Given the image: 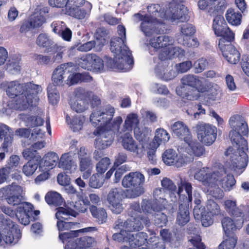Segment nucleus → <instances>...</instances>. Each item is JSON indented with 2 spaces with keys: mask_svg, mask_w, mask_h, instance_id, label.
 I'll return each mask as SVG.
<instances>
[{
  "mask_svg": "<svg viewBox=\"0 0 249 249\" xmlns=\"http://www.w3.org/2000/svg\"><path fill=\"white\" fill-rule=\"evenodd\" d=\"M229 123L232 128L229 132V137L233 146L237 149L234 150L232 147H230L225 151L226 156H230L225 165L235 172H242V170L246 167L248 162L247 154L248 151V142L243 137V136L248 135V126L244 118L239 115L231 117Z\"/></svg>",
  "mask_w": 249,
  "mask_h": 249,
  "instance_id": "f257e3e1",
  "label": "nucleus"
},
{
  "mask_svg": "<svg viewBox=\"0 0 249 249\" xmlns=\"http://www.w3.org/2000/svg\"><path fill=\"white\" fill-rule=\"evenodd\" d=\"M1 86L7 96L12 99H16L15 107L24 110L33 107L34 100H36L41 86L33 82L21 83L18 80L5 81Z\"/></svg>",
  "mask_w": 249,
  "mask_h": 249,
  "instance_id": "f03ea898",
  "label": "nucleus"
},
{
  "mask_svg": "<svg viewBox=\"0 0 249 249\" xmlns=\"http://www.w3.org/2000/svg\"><path fill=\"white\" fill-rule=\"evenodd\" d=\"M218 169L219 170L207 173L205 168H203L195 173L194 178L206 186L210 188H216L218 193L216 195L213 192V196L215 197L221 198L223 196L224 193L219 186H220L225 192L230 191L235 186L236 180L234 176L231 174H227L225 177H223L227 174V170L223 165H219Z\"/></svg>",
  "mask_w": 249,
  "mask_h": 249,
  "instance_id": "7ed1b4c3",
  "label": "nucleus"
},
{
  "mask_svg": "<svg viewBox=\"0 0 249 249\" xmlns=\"http://www.w3.org/2000/svg\"><path fill=\"white\" fill-rule=\"evenodd\" d=\"M114 113L115 109L110 105L100 107L99 109L93 110L90 115L89 120L95 127H104L114 130H119L123 119L121 116H117L111 122Z\"/></svg>",
  "mask_w": 249,
  "mask_h": 249,
  "instance_id": "20e7f679",
  "label": "nucleus"
},
{
  "mask_svg": "<svg viewBox=\"0 0 249 249\" xmlns=\"http://www.w3.org/2000/svg\"><path fill=\"white\" fill-rule=\"evenodd\" d=\"M173 44L172 39L167 36L153 37L149 40V45L155 51L161 49L159 54V59L164 61L170 59L172 55L181 57L184 55L185 51L179 47H171Z\"/></svg>",
  "mask_w": 249,
  "mask_h": 249,
  "instance_id": "39448f33",
  "label": "nucleus"
},
{
  "mask_svg": "<svg viewBox=\"0 0 249 249\" xmlns=\"http://www.w3.org/2000/svg\"><path fill=\"white\" fill-rule=\"evenodd\" d=\"M0 241L7 245H15L21 237L18 226L9 218L0 215Z\"/></svg>",
  "mask_w": 249,
  "mask_h": 249,
  "instance_id": "423d86ee",
  "label": "nucleus"
},
{
  "mask_svg": "<svg viewBox=\"0 0 249 249\" xmlns=\"http://www.w3.org/2000/svg\"><path fill=\"white\" fill-rule=\"evenodd\" d=\"M212 28L217 36L221 37L219 40L218 45L224 44L229 40H234V34L228 27L223 16L217 15L214 18Z\"/></svg>",
  "mask_w": 249,
  "mask_h": 249,
  "instance_id": "0eeeda50",
  "label": "nucleus"
},
{
  "mask_svg": "<svg viewBox=\"0 0 249 249\" xmlns=\"http://www.w3.org/2000/svg\"><path fill=\"white\" fill-rule=\"evenodd\" d=\"M119 130H114L109 128L97 127L93 134L97 136L95 141V147L98 149H105L110 146L113 142L114 135Z\"/></svg>",
  "mask_w": 249,
  "mask_h": 249,
  "instance_id": "6e6552de",
  "label": "nucleus"
},
{
  "mask_svg": "<svg viewBox=\"0 0 249 249\" xmlns=\"http://www.w3.org/2000/svg\"><path fill=\"white\" fill-rule=\"evenodd\" d=\"M120 36L112 37L110 40V50L116 55H120L121 58L125 57L126 62L132 66L134 64V60L131 52L125 45L124 40Z\"/></svg>",
  "mask_w": 249,
  "mask_h": 249,
  "instance_id": "1a4fd4ad",
  "label": "nucleus"
},
{
  "mask_svg": "<svg viewBox=\"0 0 249 249\" xmlns=\"http://www.w3.org/2000/svg\"><path fill=\"white\" fill-rule=\"evenodd\" d=\"M197 138L201 142L206 145L212 144L217 137V129L212 125L199 123L196 126Z\"/></svg>",
  "mask_w": 249,
  "mask_h": 249,
  "instance_id": "9d476101",
  "label": "nucleus"
},
{
  "mask_svg": "<svg viewBox=\"0 0 249 249\" xmlns=\"http://www.w3.org/2000/svg\"><path fill=\"white\" fill-rule=\"evenodd\" d=\"M77 154L79 161V170L81 172H84L83 178L87 179L92 172L91 154L85 147L81 146L78 149Z\"/></svg>",
  "mask_w": 249,
  "mask_h": 249,
  "instance_id": "9b49d317",
  "label": "nucleus"
},
{
  "mask_svg": "<svg viewBox=\"0 0 249 249\" xmlns=\"http://www.w3.org/2000/svg\"><path fill=\"white\" fill-rule=\"evenodd\" d=\"M123 194L124 191L121 188H114L109 191L107 195V199L109 207L114 213L119 214L123 210Z\"/></svg>",
  "mask_w": 249,
  "mask_h": 249,
  "instance_id": "f8f14e48",
  "label": "nucleus"
},
{
  "mask_svg": "<svg viewBox=\"0 0 249 249\" xmlns=\"http://www.w3.org/2000/svg\"><path fill=\"white\" fill-rule=\"evenodd\" d=\"M224 217L221 220L223 231L225 236L237 237L236 235L238 231L240 230L243 225L242 217Z\"/></svg>",
  "mask_w": 249,
  "mask_h": 249,
  "instance_id": "ddd939ff",
  "label": "nucleus"
},
{
  "mask_svg": "<svg viewBox=\"0 0 249 249\" xmlns=\"http://www.w3.org/2000/svg\"><path fill=\"white\" fill-rule=\"evenodd\" d=\"M20 187L18 185L10 186L0 190V197H4L6 202L13 206L20 205L22 196L20 193Z\"/></svg>",
  "mask_w": 249,
  "mask_h": 249,
  "instance_id": "4468645a",
  "label": "nucleus"
},
{
  "mask_svg": "<svg viewBox=\"0 0 249 249\" xmlns=\"http://www.w3.org/2000/svg\"><path fill=\"white\" fill-rule=\"evenodd\" d=\"M144 181V176L139 172H130L126 175L122 180V185L125 188H130L135 191L142 188Z\"/></svg>",
  "mask_w": 249,
  "mask_h": 249,
  "instance_id": "2eb2a0df",
  "label": "nucleus"
},
{
  "mask_svg": "<svg viewBox=\"0 0 249 249\" xmlns=\"http://www.w3.org/2000/svg\"><path fill=\"white\" fill-rule=\"evenodd\" d=\"M232 41H228L224 44L218 45L223 57L229 63L232 64L238 63L240 59V53L236 48L231 44Z\"/></svg>",
  "mask_w": 249,
  "mask_h": 249,
  "instance_id": "dca6fc26",
  "label": "nucleus"
},
{
  "mask_svg": "<svg viewBox=\"0 0 249 249\" xmlns=\"http://www.w3.org/2000/svg\"><path fill=\"white\" fill-rule=\"evenodd\" d=\"M207 91L205 86H200L196 88H184L179 87L176 89L177 94L182 99L190 101L197 100L200 96V93Z\"/></svg>",
  "mask_w": 249,
  "mask_h": 249,
  "instance_id": "f3484780",
  "label": "nucleus"
},
{
  "mask_svg": "<svg viewBox=\"0 0 249 249\" xmlns=\"http://www.w3.org/2000/svg\"><path fill=\"white\" fill-rule=\"evenodd\" d=\"M147 234L144 232H139L135 234L129 233L128 237V242L130 246L133 249L140 248L141 247L145 245L147 248V245L150 244H154L155 242H153L155 238H150L147 240Z\"/></svg>",
  "mask_w": 249,
  "mask_h": 249,
  "instance_id": "a211bd4d",
  "label": "nucleus"
},
{
  "mask_svg": "<svg viewBox=\"0 0 249 249\" xmlns=\"http://www.w3.org/2000/svg\"><path fill=\"white\" fill-rule=\"evenodd\" d=\"M34 206L30 203L23 202L16 209L15 216L18 219L19 222L24 225L30 223V215L33 211Z\"/></svg>",
  "mask_w": 249,
  "mask_h": 249,
  "instance_id": "6ab92c4d",
  "label": "nucleus"
},
{
  "mask_svg": "<svg viewBox=\"0 0 249 249\" xmlns=\"http://www.w3.org/2000/svg\"><path fill=\"white\" fill-rule=\"evenodd\" d=\"M73 66L72 62L63 63L57 66L53 71L52 76L53 87L63 86L64 75L66 72L69 73L70 71L69 69Z\"/></svg>",
  "mask_w": 249,
  "mask_h": 249,
  "instance_id": "aec40b11",
  "label": "nucleus"
},
{
  "mask_svg": "<svg viewBox=\"0 0 249 249\" xmlns=\"http://www.w3.org/2000/svg\"><path fill=\"white\" fill-rule=\"evenodd\" d=\"M172 134L185 142L192 137L188 126L182 121H177L171 125Z\"/></svg>",
  "mask_w": 249,
  "mask_h": 249,
  "instance_id": "412c9836",
  "label": "nucleus"
},
{
  "mask_svg": "<svg viewBox=\"0 0 249 249\" xmlns=\"http://www.w3.org/2000/svg\"><path fill=\"white\" fill-rule=\"evenodd\" d=\"M171 14V18L173 20H177L179 22H185L189 20V16L187 13L184 6H180L174 2H170L168 5Z\"/></svg>",
  "mask_w": 249,
  "mask_h": 249,
  "instance_id": "4be33fe9",
  "label": "nucleus"
},
{
  "mask_svg": "<svg viewBox=\"0 0 249 249\" xmlns=\"http://www.w3.org/2000/svg\"><path fill=\"white\" fill-rule=\"evenodd\" d=\"M140 27L142 31L147 36H150L154 34H160V30L158 29V27H156L154 19L151 16H149L142 22Z\"/></svg>",
  "mask_w": 249,
  "mask_h": 249,
  "instance_id": "5701e85b",
  "label": "nucleus"
},
{
  "mask_svg": "<svg viewBox=\"0 0 249 249\" xmlns=\"http://www.w3.org/2000/svg\"><path fill=\"white\" fill-rule=\"evenodd\" d=\"M11 128L8 125L0 124V141L3 140L1 146L4 151H8V148L13 141V134L10 131Z\"/></svg>",
  "mask_w": 249,
  "mask_h": 249,
  "instance_id": "b1692460",
  "label": "nucleus"
},
{
  "mask_svg": "<svg viewBox=\"0 0 249 249\" xmlns=\"http://www.w3.org/2000/svg\"><path fill=\"white\" fill-rule=\"evenodd\" d=\"M122 144L124 149L139 154V148L130 132H126L122 137Z\"/></svg>",
  "mask_w": 249,
  "mask_h": 249,
  "instance_id": "393cba45",
  "label": "nucleus"
},
{
  "mask_svg": "<svg viewBox=\"0 0 249 249\" xmlns=\"http://www.w3.org/2000/svg\"><path fill=\"white\" fill-rule=\"evenodd\" d=\"M140 120L137 114L131 113L128 114L124 121L123 125L124 131H128L127 132H131L132 130L139 126Z\"/></svg>",
  "mask_w": 249,
  "mask_h": 249,
  "instance_id": "a878e982",
  "label": "nucleus"
},
{
  "mask_svg": "<svg viewBox=\"0 0 249 249\" xmlns=\"http://www.w3.org/2000/svg\"><path fill=\"white\" fill-rule=\"evenodd\" d=\"M181 86L184 88H196L198 86H204L199 77L192 74L186 75L181 79Z\"/></svg>",
  "mask_w": 249,
  "mask_h": 249,
  "instance_id": "bb28decb",
  "label": "nucleus"
},
{
  "mask_svg": "<svg viewBox=\"0 0 249 249\" xmlns=\"http://www.w3.org/2000/svg\"><path fill=\"white\" fill-rule=\"evenodd\" d=\"M190 220L188 207L183 204H180L176 219L177 223L181 226L185 225Z\"/></svg>",
  "mask_w": 249,
  "mask_h": 249,
  "instance_id": "cd10ccee",
  "label": "nucleus"
},
{
  "mask_svg": "<svg viewBox=\"0 0 249 249\" xmlns=\"http://www.w3.org/2000/svg\"><path fill=\"white\" fill-rule=\"evenodd\" d=\"M225 17L228 22L233 26H238L241 24L242 15L241 12L230 8L226 13Z\"/></svg>",
  "mask_w": 249,
  "mask_h": 249,
  "instance_id": "c85d7f7f",
  "label": "nucleus"
},
{
  "mask_svg": "<svg viewBox=\"0 0 249 249\" xmlns=\"http://www.w3.org/2000/svg\"><path fill=\"white\" fill-rule=\"evenodd\" d=\"M142 209L146 213H151L157 211L163 210L165 208L152 199H143L141 204Z\"/></svg>",
  "mask_w": 249,
  "mask_h": 249,
  "instance_id": "c756f323",
  "label": "nucleus"
},
{
  "mask_svg": "<svg viewBox=\"0 0 249 249\" xmlns=\"http://www.w3.org/2000/svg\"><path fill=\"white\" fill-rule=\"evenodd\" d=\"M224 206L226 212L232 217H242L241 210L237 207L236 201L226 200Z\"/></svg>",
  "mask_w": 249,
  "mask_h": 249,
  "instance_id": "7c9ffc66",
  "label": "nucleus"
},
{
  "mask_svg": "<svg viewBox=\"0 0 249 249\" xmlns=\"http://www.w3.org/2000/svg\"><path fill=\"white\" fill-rule=\"evenodd\" d=\"M124 230L128 232L131 233L133 231H140L143 228V225L139 217L127 219L124 222Z\"/></svg>",
  "mask_w": 249,
  "mask_h": 249,
  "instance_id": "2f4dec72",
  "label": "nucleus"
},
{
  "mask_svg": "<svg viewBox=\"0 0 249 249\" xmlns=\"http://www.w3.org/2000/svg\"><path fill=\"white\" fill-rule=\"evenodd\" d=\"M66 120L68 123L70 124L73 131L76 132L82 129L83 124L85 121V118L82 115H76L71 120V117L67 115Z\"/></svg>",
  "mask_w": 249,
  "mask_h": 249,
  "instance_id": "473e14b6",
  "label": "nucleus"
},
{
  "mask_svg": "<svg viewBox=\"0 0 249 249\" xmlns=\"http://www.w3.org/2000/svg\"><path fill=\"white\" fill-rule=\"evenodd\" d=\"M56 210L55 217L57 220L61 219L69 220L70 216L73 217L76 216V213L75 211L69 207H59L56 209Z\"/></svg>",
  "mask_w": 249,
  "mask_h": 249,
  "instance_id": "72a5a7b5",
  "label": "nucleus"
},
{
  "mask_svg": "<svg viewBox=\"0 0 249 249\" xmlns=\"http://www.w3.org/2000/svg\"><path fill=\"white\" fill-rule=\"evenodd\" d=\"M170 136L166 130L160 128L158 129L156 132V135L153 139V143L154 146L158 147L162 142L165 143L169 141Z\"/></svg>",
  "mask_w": 249,
  "mask_h": 249,
  "instance_id": "f704fd0d",
  "label": "nucleus"
},
{
  "mask_svg": "<svg viewBox=\"0 0 249 249\" xmlns=\"http://www.w3.org/2000/svg\"><path fill=\"white\" fill-rule=\"evenodd\" d=\"M36 43L39 47L46 48L48 53L56 44L46 34L43 33L38 35L36 40Z\"/></svg>",
  "mask_w": 249,
  "mask_h": 249,
  "instance_id": "c9c22d12",
  "label": "nucleus"
},
{
  "mask_svg": "<svg viewBox=\"0 0 249 249\" xmlns=\"http://www.w3.org/2000/svg\"><path fill=\"white\" fill-rule=\"evenodd\" d=\"M45 199L49 205L59 206L64 202L63 198L61 195L56 192H50L46 194Z\"/></svg>",
  "mask_w": 249,
  "mask_h": 249,
  "instance_id": "e433bc0d",
  "label": "nucleus"
},
{
  "mask_svg": "<svg viewBox=\"0 0 249 249\" xmlns=\"http://www.w3.org/2000/svg\"><path fill=\"white\" fill-rule=\"evenodd\" d=\"M94 238L85 236L77 238L75 241L74 249H88L94 243Z\"/></svg>",
  "mask_w": 249,
  "mask_h": 249,
  "instance_id": "4c0bfd02",
  "label": "nucleus"
},
{
  "mask_svg": "<svg viewBox=\"0 0 249 249\" xmlns=\"http://www.w3.org/2000/svg\"><path fill=\"white\" fill-rule=\"evenodd\" d=\"M73 161L69 153L63 154L58 162V166L66 171L67 173H71V168L73 165Z\"/></svg>",
  "mask_w": 249,
  "mask_h": 249,
  "instance_id": "58836bf2",
  "label": "nucleus"
},
{
  "mask_svg": "<svg viewBox=\"0 0 249 249\" xmlns=\"http://www.w3.org/2000/svg\"><path fill=\"white\" fill-rule=\"evenodd\" d=\"M90 211L93 217L96 219L99 224H103L106 222L107 213L105 209L98 208L96 206L92 205L90 207Z\"/></svg>",
  "mask_w": 249,
  "mask_h": 249,
  "instance_id": "ea45409f",
  "label": "nucleus"
},
{
  "mask_svg": "<svg viewBox=\"0 0 249 249\" xmlns=\"http://www.w3.org/2000/svg\"><path fill=\"white\" fill-rule=\"evenodd\" d=\"M81 6L66 7L67 14L72 17L79 19H82L85 18L88 11Z\"/></svg>",
  "mask_w": 249,
  "mask_h": 249,
  "instance_id": "a19ab883",
  "label": "nucleus"
},
{
  "mask_svg": "<svg viewBox=\"0 0 249 249\" xmlns=\"http://www.w3.org/2000/svg\"><path fill=\"white\" fill-rule=\"evenodd\" d=\"M23 157L28 160V161L33 160V162H37L38 163H41L42 162V158L38 154L37 151L32 148L25 149L22 152Z\"/></svg>",
  "mask_w": 249,
  "mask_h": 249,
  "instance_id": "79ce46f5",
  "label": "nucleus"
},
{
  "mask_svg": "<svg viewBox=\"0 0 249 249\" xmlns=\"http://www.w3.org/2000/svg\"><path fill=\"white\" fill-rule=\"evenodd\" d=\"M160 235L164 243H174L178 242L180 236L178 233H174V236L168 229H162L160 231Z\"/></svg>",
  "mask_w": 249,
  "mask_h": 249,
  "instance_id": "37998d69",
  "label": "nucleus"
},
{
  "mask_svg": "<svg viewBox=\"0 0 249 249\" xmlns=\"http://www.w3.org/2000/svg\"><path fill=\"white\" fill-rule=\"evenodd\" d=\"M192 151L193 154L199 157L205 153V148L196 140H193L192 137L186 142Z\"/></svg>",
  "mask_w": 249,
  "mask_h": 249,
  "instance_id": "c03bdc74",
  "label": "nucleus"
},
{
  "mask_svg": "<svg viewBox=\"0 0 249 249\" xmlns=\"http://www.w3.org/2000/svg\"><path fill=\"white\" fill-rule=\"evenodd\" d=\"M177 157L178 155L176 152L172 149L166 150L162 155L163 162L168 165L174 164Z\"/></svg>",
  "mask_w": 249,
  "mask_h": 249,
  "instance_id": "a18cd8bd",
  "label": "nucleus"
},
{
  "mask_svg": "<svg viewBox=\"0 0 249 249\" xmlns=\"http://www.w3.org/2000/svg\"><path fill=\"white\" fill-rule=\"evenodd\" d=\"M163 210L155 211L153 215V220L154 224L159 227H162L166 225L168 220L166 215L162 212Z\"/></svg>",
  "mask_w": 249,
  "mask_h": 249,
  "instance_id": "49530a36",
  "label": "nucleus"
},
{
  "mask_svg": "<svg viewBox=\"0 0 249 249\" xmlns=\"http://www.w3.org/2000/svg\"><path fill=\"white\" fill-rule=\"evenodd\" d=\"M147 11L151 15L150 16L154 17L155 19L157 18H163L166 15V12L164 10L161 11V8L158 4H151L148 6Z\"/></svg>",
  "mask_w": 249,
  "mask_h": 249,
  "instance_id": "de8ad7c7",
  "label": "nucleus"
},
{
  "mask_svg": "<svg viewBox=\"0 0 249 249\" xmlns=\"http://www.w3.org/2000/svg\"><path fill=\"white\" fill-rule=\"evenodd\" d=\"M59 158L57 154L53 152H48L43 158L42 161L44 160V166L52 168L58 160Z\"/></svg>",
  "mask_w": 249,
  "mask_h": 249,
  "instance_id": "09e8293b",
  "label": "nucleus"
},
{
  "mask_svg": "<svg viewBox=\"0 0 249 249\" xmlns=\"http://www.w3.org/2000/svg\"><path fill=\"white\" fill-rule=\"evenodd\" d=\"M21 58L17 56H13L6 64V70L13 72H18L20 70V62Z\"/></svg>",
  "mask_w": 249,
  "mask_h": 249,
  "instance_id": "8fccbe9b",
  "label": "nucleus"
},
{
  "mask_svg": "<svg viewBox=\"0 0 249 249\" xmlns=\"http://www.w3.org/2000/svg\"><path fill=\"white\" fill-rule=\"evenodd\" d=\"M237 240V237L226 236V238L218 246V249H234Z\"/></svg>",
  "mask_w": 249,
  "mask_h": 249,
  "instance_id": "3c124183",
  "label": "nucleus"
},
{
  "mask_svg": "<svg viewBox=\"0 0 249 249\" xmlns=\"http://www.w3.org/2000/svg\"><path fill=\"white\" fill-rule=\"evenodd\" d=\"M92 93V91L86 90L82 87L77 88L73 92V95L76 100L83 101H88Z\"/></svg>",
  "mask_w": 249,
  "mask_h": 249,
  "instance_id": "603ef678",
  "label": "nucleus"
},
{
  "mask_svg": "<svg viewBox=\"0 0 249 249\" xmlns=\"http://www.w3.org/2000/svg\"><path fill=\"white\" fill-rule=\"evenodd\" d=\"M105 179L102 176L98 173L93 174L90 178L89 185L93 188H99L103 185Z\"/></svg>",
  "mask_w": 249,
  "mask_h": 249,
  "instance_id": "864d4df0",
  "label": "nucleus"
},
{
  "mask_svg": "<svg viewBox=\"0 0 249 249\" xmlns=\"http://www.w3.org/2000/svg\"><path fill=\"white\" fill-rule=\"evenodd\" d=\"M88 231L86 228L76 231H70L69 232L60 233L59 237L63 243H65V242H69L71 238L78 236L79 232Z\"/></svg>",
  "mask_w": 249,
  "mask_h": 249,
  "instance_id": "5fc2aeb1",
  "label": "nucleus"
},
{
  "mask_svg": "<svg viewBox=\"0 0 249 249\" xmlns=\"http://www.w3.org/2000/svg\"><path fill=\"white\" fill-rule=\"evenodd\" d=\"M71 108L77 113L83 112L89 107V101H83L82 100H77L70 103Z\"/></svg>",
  "mask_w": 249,
  "mask_h": 249,
  "instance_id": "6e6d98bb",
  "label": "nucleus"
},
{
  "mask_svg": "<svg viewBox=\"0 0 249 249\" xmlns=\"http://www.w3.org/2000/svg\"><path fill=\"white\" fill-rule=\"evenodd\" d=\"M40 164L41 163H38L37 162H33V160H29L23 166L22 172L26 176H30L35 172Z\"/></svg>",
  "mask_w": 249,
  "mask_h": 249,
  "instance_id": "4d7b16f0",
  "label": "nucleus"
},
{
  "mask_svg": "<svg viewBox=\"0 0 249 249\" xmlns=\"http://www.w3.org/2000/svg\"><path fill=\"white\" fill-rule=\"evenodd\" d=\"M110 164V160L108 157L102 158L96 165L97 173L103 174L107 170Z\"/></svg>",
  "mask_w": 249,
  "mask_h": 249,
  "instance_id": "13d9d810",
  "label": "nucleus"
},
{
  "mask_svg": "<svg viewBox=\"0 0 249 249\" xmlns=\"http://www.w3.org/2000/svg\"><path fill=\"white\" fill-rule=\"evenodd\" d=\"M62 47L58 46L55 44L52 49H51L49 52L52 53H56L55 55H54L52 58V64L55 62L60 63L61 62L63 52L62 51Z\"/></svg>",
  "mask_w": 249,
  "mask_h": 249,
  "instance_id": "bf43d9fd",
  "label": "nucleus"
},
{
  "mask_svg": "<svg viewBox=\"0 0 249 249\" xmlns=\"http://www.w3.org/2000/svg\"><path fill=\"white\" fill-rule=\"evenodd\" d=\"M92 54H86L82 56L79 61V66L85 70L92 71Z\"/></svg>",
  "mask_w": 249,
  "mask_h": 249,
  "instance_id": "052dcab7",
  "label": "nucleus"
},
{
  "mask_svg": "<svg viewBox=\"0 0 249 249\" xmlns=\"http://www.w3.org/2000/svg\"><path fill=\"white\" fill-rule=\"evenodd\" d=\"M47 94L49 103L52 105H56L59 100L60 96L58 92L53 90V86L50 85L47 88Z\"/></svg>",
  "mask_w": 249,
  "mask_h": 249,
  "instance_id": "680f3d73",
  "label": "nucleus"
},
{
  "mask_svg": "<svg viewBox=\"0 0 249 249\" xmlns=\"http://www.w3.org/2000/svg\"><path fill=\"white\" fill-rule=\"evenodd\" d=\"M208 62L205 58H201L196 61L194 64L195 72L198 73L204 71L208 66Z\"/></svg>",
  "mask_w": 249,
  "mask_h": 249,
  "instance_id": "e2e57ef3",
  "label": "nucleus"
},
{
  "mask_svg": "<svg viewBox=\"0 0 249 249\" xmlns=\"http://www.w3.org/2000/svg\"><path fill=\"white\" fill-rule=\"evenodd\" d=\"M92 71H99L104 68L103 60L96 54H92Z\"/></svg>",
  "mask_w": 249,
  "mask_h": 249,
  "instance_id": "0e129e2a",
  "label": "nucleus"
},
{
  "mask_svg": "<svg viewBox=\"0 0 249 249\" xmlns=\"http://www.w3.org/2000/svg\"><path fill=\"white\" fill-rule=\"evenodd\" d=\"M77 223L69 220L61 219L57 220L56 226L59 231H68L72 228Z\"/></svg>",
  "mask_w": 249,
  "mask_h": 249,
  "instance_id": "69168bd1",
  "label": "nucleus"
},
{
  "mask_svg": "<svg viewBox=\"0 0 249 249\" xmlns=\"http://www.w3.org/2000/svg\"><path fill=\"white\" fill-rule=\"evenodd\" d=\"M129 233L125 230H121L120 232L115 233L112 235V239L118 242H128Z\"/></svg>",
  "mask_w": 249,
  "mask_h": 249,
  "instance_id": "338daca9",
  "label": "nucleus"
},
{
  "mask_svg": "<svg viewBox=\"0 0 249 249\" xmlns=\"http://www.w3.org/2000/svg\"><path fill=\"white\" fill-rule=\"evenodd\" d=\"M196 31L195 27L191 24L186 23L183 25L181 28V32L183 37L193 36Z\"/></svg>",
  "mask_w": 249,
  "mask_h": 249,
  "instance_id": "774afa93",
  "label": "nucleus"
}]
</instances>
